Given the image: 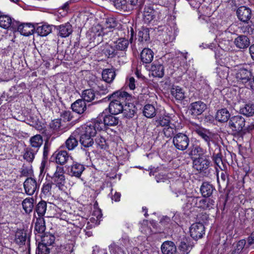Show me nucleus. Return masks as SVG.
<instances>
[{
  "label": "nucleus",
  "instance_id": "obj_47",
  "mask_svg": "<svg viewBox=\"0 0 254 254\" xmlns=\"http://www.w3.org/2000/svg\"><path fill=\"white\" fill-rule=\"evenodd\" d=\"M40 237L41 238V243L48 246L52 245L55 240V236L50 233L45 234L44 235H42Z\"/></svg>",
  "mask_w": 254,
  "mask_h": 254
},
{
  "label": "nucleus",
  "instance_id": "obj_30",
  "mask_svg": "<svg viewBox=\"0 0 254 254\" xmlns=\"http://www.w3.org/2000/svg\"><path fill=\"white\" fill-rule=\"evenodd\" d=\"M34 30H35V32L38 35L44 37L51 33L52 27L50 25L44 24L38 26Z\"/></svg>",
  "mask_w": 254,
  "mask_h": 254
},
{
  "label": "nucleus",
  "instance_id": "obj_58",
  "mask_svg": "<svg viewBox=\"0 0 254 254\" xmlns=\"http://www.w3.org/2000/svg\"><path fill=\"white\" fill-rule=\"evenodd\" d=\"M50 126L51 128L54 131H60L62 127L61 119H55L53 120L50 123Z\"/></svg>",
  "mask_w": 254,
  "mask_h": 254
},
{
  "label": "nucleus",
  "instance_id": "obj_12",
  "mask_svg": "<svg viewBox=\"0 0 254 254\" xmlns=\"http://www.w3.org/2000/svg\"><path fill=\"white\" fill-rule=\"evenodd\" d=\"M209 165L210 161L205 156L198 157L193 162V168L199 172L206 170Z\"/></svg>",
  "mask_w": 254,
  "mask_h": 254
},
{
  "label": "nucleus",
  "instance_id": "obj_52",
  "mask_svg": "<svg viewBox=\"0 0 254 254\" xmlns=\"http://www.w3.org/2000/svg\"><path fill=\"white\" fill-rule=\"evenodd\" d=\"M114 3L117 9L124 11H128L126 0H115Z\"/></svg>",
  "mask_w": 254,
  "mask_h": 254
},
{
  "label": "nucleus",
  "instance_id": "obj_56",
  "mask_svg": "<svg viewBox=\"0 0 254 254\" xmlns=\"http://www.w3.org/2000/svg\"><path fill=\"white\" fill-rule=\"evenodd\" d=\"M175 130V128L174 126L173 125L171 126L170 124L164 127L163 129L164 134L168 138L171 137L174 134Z\"/></svg>",
  "mask_w": 254,
  "mask_h": 254
},
{
  "label": "nucleus",
  "instance_id": "obj_39",
  "mask_svg": "<svg viewBox=\"0 0 254 254\" xmlns=\"http://www.w3.org/2000/svg\"><path fill=\"white\" fill-rule=\"evenodd\" d=\"M46 229L45 220L43 217H39L36 219L35 224V230L39 234L42 235Z\"/></svg>",
  "mask_w": 254,
  "mask_h": 254
},
{
  "label": "nucleus",
  "instance_id": "obj_18",
  "mask_svg": "<svg viewBox=\"0 0 254 254\" xmlns=\"http://www.w3.org/2000/svg\"><path fill=\"white\" fill-rule=\"evenodd\" d=\"M166 29L162 35V39L164 42L167 44L175 40L177 31L175 27H168Z\"/></svg>",
  "mask_w": 254,
  "mask_h": 254
},
{
  "label": "nucleus",
  "instance_id": "obj_54",
  "mask_svg": "<svg viewBox=\"0 0 254 254\" xmlns=\"http://www.w3.org/2000/svg\"><path fill=\"white\" fill-rule=\"evenodd\" d=\"M198 200H199V197H189L187 199V202L186 203L187 207L188 208L191 207L198 206Z\"/></svg>",
  "mask_w": 254,
  "mask_h": 254
},
{
  "label": "nucleus",
  "instance_id": "obj_64",
  "mask_svg": "<svg viewBox=\"0 0 254 254\" xmlns=\"http://www.w3.org/2000/svg\"><path fill=\"white\" fill-rule=\"evenodd\" d=\"M181 58L182 62L187 64L193 62V59L188 53H181Z\"/></svg>",
  "mask_w": 254,
  "mask_h": 254
},
{
  "label": "nucleus",
  "instance_id": "obj_23",
  "mask_svg": "<svg viewBox=\"0 0 254 254\" xmlns=\"http://www.w3.org/2000/svg\"><path fill=\"white\" fill-rule=\"evenodd\" d=\"M98 118H101L103 123L104 124V128L106 126H114L118 125L119 123V119L111 115L105 116L103 113Z\"/></svg>",
  "mask_w": 254,
  "mask_h": 254
},
{
  "label": "nucleus",
  "instance_id": "obj_48",
  "mask_svg": "<svg viewBox=\"0 0 254 254\" xmlns=\"http://www.w3.org/2000/svg\"><path fill=\"white\" fill-rule=\"evenodd\" d=\"M30 144L32 147L39 148L43 143V138L41 135L37 134L31 137Z\"/></svg>",
  "mask_w": 254,
  "mask_h": 254
},
{
  "label": "nucleus",
  "instance_id": "obj_16",
  "mask_svg": "<svg viewBox=\"0 0 254 254\" xmlns=\"http://www.w3.org/2000/svg\"><path fill=\"white\" fill-rule=\"evenodd\" d=\"M84 170V166L78 162H73L68 168V173L71 176L79 178Z\"/></svg>",
  "mask_w": 254,
  "mask_h": 254
},
{
  "label": "nucleus",
  "instance_id": "obj_3",
  "mask_svg": "<svg viewBox=\"0 0 254 254\" xmlns=\"http://www.w3.org/2000/svg\"><path fill=\"white\" fill-rule=\"evenodd\" d=\"M104 128V124L101 118L96 119L87 123L83 127H81L77 129H81L80 131L84 132L88 135L93 137L95 136L98 131H100Z\"/></svg>",
  "mask_w": 254,
  "mask_h": 254
},
{
  "label": "nucleus",
  "instance_id": "obj_27",
  "mask_svg": "<svg viewBox=\"0 0 254 254\" xmlns=\"http://www.w3.org/2000/svg\"><path fill=\"white\" fill-rule=\"evenodd\" d=\"M153 56V52L149 48H144L140 53L141 60L143 64H150Z\"/></svg>",
  "mask_w": 254,
  "mask_h": 254
},
{
  "label": "nucleus",
  "instance_id": "obj_4",
  "mask_svg": "<svg viewBox=\"0 0 254 254\" xmlns=\"http://www.w3.org/2000/svg\"><path fill=\"white\" fill-rule=\"evenodd\" d=\"M51 178L56 187L62 190L66 182L63 167L57 166L56 171Z\"/></svg>",
  "mask_w": 254,
  "mask_h": 254
},
{
  "label": "nucleus",
  "instance_id": "obj_28",
  "mask_svg": "<svg viewBox=\"0 0 254 254\" xmlns=\"http://www.w3.org/2000/svg\"><path fill=\"white\" fill-rule=\"evenodd\" d=\"M71 108L73 111L81 114L86 110L85 102L82 99L77 100L71 105Z\"/></svg>",
  "mask_w": 254,
  "mask_h": 254
},
{
  "label": "nucleus",
  "instance_id": "obj_10",
  "mask_svg": "<svg viewBox=\"0 0 254 254\" xmlns=\"http://www.w3.org/2000/svg\"><path fill=\"white\" fill-rule=\"evenodd\" d=\"M57 36L62 38L68 37L73 32L71 24L67 22L60 25L56 26Z\"/></svg>",
  "mask_w": 254,
  "mask_h": 254
},
{
  "label": "nucleus",
  "instance_id": "obj_57",
  "mask_svg": "<svg viewBox=\"0 0 254 254\" xmlns=\"http://www.w3.org/2000/svg\"><path fill=\"white\" fill-rule=\"evenodd\" d=\"M50 253V249L48 246L41 243L38 245L36 251L37 254H49Z\"/></svg>",
  "mask_w": 254,
  "mask_h": 254
},
{
  "label": "nucleus",
  "instance_id": "obj_13",
  "mask_svg": "<svg viewBox=\"0 0 254 254\" xmlns=\"http://www.w3.org/2000/svg\"><path fill=\"white\" fill-rule=\"evenodd\" d=\"M206 108L207 105L206 104L201 101L192 102L189 106V109L191 115L194 116L200 115Z\"/></svg>",
  "mask_w": 254,
  "mask_h": 254
},
{
  "label": "nucleus",
  "instance_id": "obj_33",
  "mask_svg": "<svg viewBox=\"0 0 254 254\" xmlns=\"http://www.w3.org/2000/svg\"><path fill=\"white\" fill-rule=\"evenodd\" d=\"M215 188L211 184L204 182L201 186L200 192L203 196L208 197L212 194Z\"/></svg>",
  "mask_w": 254,
  "mask_h": 254
},
{
  "label": "nucleus",
  "instance_id": "obj_63",
  "mask_svg": "<svg viewBox=\"0 0 254 254\" xmlns=\"http://www.w3.org/2000/svg\"><path fill=\"white\" fill-rule=\"evenodd\" d=\"M202 149L198 145H193L190 153V155H200L203 153Z\"/></svg>",
  "mask_w": 254,
  "mask_h": 254
},
{
  "label": "nucleus",
  "instance_id": "obj_17",
  "mask_svg": "<svg viewBox=\"0 0 254 254\" xmlns=\"http://www.w3.org/2000/svg\"><path fill=\"white\" fill-rule=\"evenodd\" d=\"M252 76L251 72L245 68H241L236 74L238 80L242 82L246 86L250 81Z\"/></svg>",
  "mask_w": 254,
  "mask_h": 254
},
{
  "label": "nucleus",
  "instance_id": "obj_38",
  "mask_svg": "<svg viewBox=\"0 0 254 254\" xmlns=\"http://www.w3.org/2000/svg\"><path fill=\"white\" fill-rule=\"evenodd\" d=\"M113 43L117 51H125L127 49L128 46V41L125 38L119 39Z\"/></svg>",
  "mask_w": 254,
  "mask_h": 254
},
{
  "label": "nucleus",
  "instance_id": "obj_43",
  "mask_svg": "<svg viewBox=\"0 0 254 254\" xmlns=\"http://www.w3.org/2000/svg\"><path fill=\"white\" fill-rule=\"evenodd\" d=\"M81 97L85 102H90L95 99V93L92 89H86L82 92Z\"/></svg>",
  "mask_w": 254,
  "mask_h": 254
},
{
  "label": "nucleus",
  "instance_id": "obj_40",
  "mask_svg": "<svg viewBox=\"0 0 254 254\" xmlns=\"http://www.w3.org/2000/svg\"><path fill=\"white\" fill-rule=\"evenodd\" d=\"M34 199L32 198H26L22 202V205L25 212L29 214L32 211L33 208Z\"/></svg>",
  "mask_w": 254,
  "mask_h": 254
},
{
  "label": "nucleus",
  "instance_id": "obj_19",
  "mask_svg": "<svg viewBox=\"0 0 254 254\" xmlns=\"http://www.w3.org/2000/svg\"><path fill=\"white\" fill-rule=\"evenodd\" d=\"M76 130H79L80 133H79V139L82 147L85 148L91 147L94 144V141L92 139L93 136L88 135L84 132H82L80 131L81 129H76Z\"/></svg>",
  "mask_w": 254,
  "mask_h": 254
},
{
  "label": "nucleus",
  "instance_id": "obj_42",
  "mask_svg": "<svg viewBox=\"0 0 254 254\" xmlns=\"http://www.w3.org/2000/svg\"><path fill=\"white\" fill-rule=\"evenodd\" d=\"M47 210V203L46 201L41 200L36 205L35 211L39 217H43Z\"/></svg>",
  "mask_w": 254,
  "mask_h": 254
},
{
  "label": "nucleus",
  "instance_id": "obj_5",
  "mask_svg": "<svg viewBox=\"0 0 254 254\" xmlns=\"http://www.w3.org/2000/svg\"><path fill=\"white\" fill-rule=\"evenodd\" d=\"M190 140L188 136L183 133L176 134L173 137V143L175 147L180 150H186L189 144Z\"/></svg>",
  "mask_w": 254,
  "mask_h": 254
},
{
  "label": "nucleus",
  "instance_id": "obj_26",
  "mask_svg": "<svg viewBox=\"0 0 254 254\" xmlns=\"http://www.w3.org/2000/svg\"><path fill=\"white\" fill-rule=\"evenodd\" d=\"M135 112L136 108L134 104L126 102L124 105V109L122 113L125 117L131 118L134 115Z\"/></svg>",
  "mask_w": 254,
  "mask_h": 254
},
{
  "label": "nucleus",
  "instance_id": "obj_11",
  "mask_svg": "<svg viewBox=\"0 0 254 254\" xmlns=\"http://www.w3.org/2000/svg\"><path fill=\"white\" fill-rule=\"evenodd\" d=\"M79 130L75 129L66 140L65 148L69 151L74 150L78 144Z\"/></svg>",
  "mask_w": 254,
  "mask_h": 254
},
{
  "label": "nucleus",
  "instance_id": "obj_46",
  "mask_svg": "<svg viewBox=\"0 0 254 254\" xmlns=\"http://www.w3.org/2000/svg\"><path fill=\"white\" fill-rule=\"evenodd\" d=\"M170 124V117L169 116H162L159 117L156 120L155 125L157 127L161 126L165 127Z\"/></svg>",
  "mask_w": 254,
  "mask_h": 254
},
{
  "label": "nucleus",
  "instance_id": "obj_29",
  "mask_svg": "<svg viewBox=\"0 0 254 254\" xmlns=\"http://www.w3.org/2000/svg\"><path fill=\"white\" fill-rule=\"evenodd\" d=\"M214 200L211 198H201L199 197L197 208L209 209L214 206Z\"/></svg>",
  "mask_w": 254,
  "mask_h": 254
},
{
  "label": "nucleus",
  "instance_id": "obj_61",
  "mask_svg": "<svg viewBox=\"0 0 254 254\" xmlns=\"http://www.w3.org/2000/svg\"><path fill=\"white\" fill-rule=\"evenodd\" d=\"M53 183L51 182H47L43 184L42 188V192L45 195H49L52 190Z\"/></svg>",
  "mask_w": 254,
  "mask_h": 254
},
{
  "label": "nucleus",
  "instance_id": "obj_44",
  "mask_svg": "<svg viewBox=\"0 0 254 254\" xmlns=\"http://www.w3.org/2000/svg\"><path fill=\"white\" fill-rule=\"evenodd\" d=\"M191 249V246L187 239L182 241L179 246V250L181 254H188Z\"/></svg>",
  "mask_w": 254,
  "mask_h": 254
},
{
  "label": "nucleus",
  "instance_id": "obj_22",
  "mask_svg": "<svg viewBox=\"0 0 254 254\" xmlns=\"http://www.w3.org/2000/svg\"><path fill=\"white\" fill-rule=\"evenodd\" d=\"M161 249L163 254H176L177 252L175 244L170 241L164 242L161 245Z\"/></svg>",
  "mask_w": 254,
  "mask_h": 254
},
{
  "label": "nucleus",
  "instance_id": "obj_50",
  "mask_svg": "<svg viewBox=\"0 0 254 254\" xmlns=\"http://www.w3.org/2000/svg\"><path fill=\"white\" fill-rule=\"evenodd\" d=\"M12 23L11 18L7 15H0V27L4 29L8 28Z\"/></svg>",
  "mask_w": 254,
  "mask_h": 254
},
{
  "label": "nucleus",
  "instance_id": "obj_49",
  "mask_svg": "<svg viewBox=\"0 0 254 254\" xmlns=\"http://www.w3.org/2000/svg\"><path fill=\"white\" fill-rule=\"evenodd\" d=\"M37 151H34L31 148H26L24 150L23 158L27 161L31 162L33 161Z\"/></svg>",
  "mask_w": 254,
  "mask_h": 254
},
{
  "label": "nucleus",
  "instance_id": "obj_21",
  "mask_svg": "<svg viewBox=\"0 0 254 254\" xmlns=\"http://www.w3.org/2000/svg\"><path fill=\"white\" fill-rule=\"evenodd\" d=\"M145 67L154 77H162L164 75V68L162 64H146Z\"/></svg>",
  "mask_w": 254,
  "mask_h": 254
},
{
  "label": "nucleus",
  "instance_id": "obj_51",
  "mask_svg": "<svg viewBox=\"0 0 254 254\" xmlns=\"http://www.w3.org/2000/svg\"><path fill=\"white\" fill-rule=\"evenodd\" d=\"M117 25V21L114 17H108L106 19L103 30L109 29L110 31L112 29L114 28Z\"/></svg>",
  "mask_w": 254,
  "mask_h": 254
},
{
  "label": "nucleus",
  "instance_id": "obj_24",
  "mask_svg": "<svg viewBox=\"0 0 254 254\" xmlns=\"http://www.w3.org/2000/svg\"><path fill=\"white\" fill-rule=\"evenodd\" d=\"M34 26L30 23L20 24L18 25L17 31L23 36H28L33 33Z\"/></svg>",
  "mask_w": 254,
  "mask_h": 254
},
{
  "label": "nucleus",
  "instance_id": "obj_62",
  "mask_svg": "<svg viewBox=\"0 0 254 254\" xmlns=\"http://www.w3.org/2000/svg\"><path fill=\"white\" fill-rule=\"evenodd\" d=\"M138 0H126L128 11L132 10L137 7Z\"/></svg>",
  "mask_w": 254,
  "mask_h": 254
},
{
  "label": "nucleus",
  "instance_id": "obj_8",
  "mask_svg": "<svg viewBox=\"0 0 254 254\" xmlns=\"http://www.w3.org/2000/svg\"><path fill=\"white\" fill-rule=\"evenodd\" d=\"M190 236L194 240L201 238L205 234V227L201 223L192 224L190 228Z\"/></svg>",
  "mask_w": 254,
  "mask_h": 254
},
{
  "label": "nucleus",
  "instance_id": "obj_53",
  "mask_svg": "<svg viewBox=\"0 0 254 254\" xmlns=\"http://www.w3.org/2000/svg\"><path fill=\"white\" fill-rule=\"evenodd\" d=\"M246 242L244 239L241 240L237 243L235 250L232 252V254H239L244 248Z\"/></svg>",
  "mask_w": 254,
  "mask_h": 254
},
{
  "label": "nucleus",
  "instance_id": "obj_1",
  "mask_svg": "<svg viewBox=\"0 0 254 254\" xmlns=\"http://www.w3.org/2000/svg\"><path fill=\"white\" fill-rule=\"evenodd\" d=\"M111 101L109 105V110L112 115H117L122 113L124 105L126 102L131 100V96L127 92L118 90L108 96Z\"/></svg>",
  "mask_w": 254,
  "mask_h": 254
},
{
  "label": "nucleus",
  "instance_id": "obj_59",
  "mask_svg": "<svg viewBox=\"0 0 254 254\" xmlns=\"http://www.w3.org/2000/svg\"><path fill=\"white\" fill-rule=\"evenodd\" d=\"M95 145L98 148L105 149L106 146V142L105 138L101 136L97 137L95 139Z\"/></svg>",
  "mask_w": 254,
  "mask_h": 254
},
{
  "label": "nucleus",
  "instance_id": "obj_14",
  "mask_svg": "<svg viewBox=\"0 0 254 254\" xmlns=\"http://www.w3.org/2000/svg\"><path fill=\"white\" fill-rule=\"evenodd\" d=\"M101 51L102 54L108 58H114L118 53V51L115 48L113 41L106 43L103 45Z\"/></svg>",
  "mask_w": 254,
  "mask_h": 254
},
{
  "label": "nucleus",
  "instance_id": "obj_55",
  "mask_svg": "<svg viewBox=\"0 0 254 254\" xmlns=\"http://www.w3.org/2000/svg\"><path fill=\"white\" fill-rule=\"evenodd\" d=\"M109 250L111 254H124L123 249L116 244H111Z\"/></svg>",
  "mask_w": 254,
  "mask_h": 254
},
{
  "label": "nucleus",
  "instance_id": "obj_36",
  "mask_svg": "<svg viewBox=\"0 0 254 254\" xmlns=\"http://www.w3.org/2000/svg\"><path fill=\"white\" fill-rule=\"evenodd\" d=\"M230 117L229 111L226 109H222L218 111L216 119L220 122H226Z\"/></svg>",
  "mask_w": 254,
  "mask_h": 254
},
{
  "label": "nucleus",
  "instance_id": "obj_31",
  "mask_svg": "<svg viewBox=\"0 0 254 254\" xmlns=\"http://www.w3.org/2000/svg\"><path fill=\"white\" fill-rule=\"evenodd\" d=\"M102 75L104 81L107 83H111L116 76L115 69L113 68L105 69L102 71Z\"/></svg>",
  "mask_w": 254,
  "mask_h": 254
},
{
  "label": "nucleus",
  "instance_id": "obj_9",
  "mask_svg": "<svg viewBox=\"0 0 254 254\" xmlns=\"http://www.w3.org/2000/svg\"><path fill=\"white\" fill-rule=\"evenodd\" d=\"M229 125L233 131L239 132L245 125V120L241 116H234L230 119Z\"/></svg>",
  "mask_w": 254,
  "mask_h": 254
},
{
  "label": "nucleus",
  "instance_id": "obj_34",
  "mask_svg": "<svg viewBox=\"0 0 254 254\" xmlns=\"http://www.w3.org/2000/svg\"><path fill=\"white\" fill-rule=\"evenodd\" d=\"M155 11L150 7H145L143 11V20L145 23H150L155 16Z\"/></svg>",
  "mask_w": 254,
  "mask_h": 254
},
{
  "label": "nucleus",
  "instance_id": "obj_7",
  "mask_svg": "<svg viewBox=\"0 0 254 254\" xmlns=\"http://www.w3.org/2000/svg\"><path fill=\"white\" fill-rule=\"evenodd\" d=\"M0 76L1 80L8 81L14 77L15 72L12 64H0Z\"/></svg>",
  "mask_w": 254,
  "mask_h": 254
},
{
  "label": "nucleus",
  "instance_id": "obj_15",
  "mask_svg": "<svg viewBox=\"0 0 254 254\" xmlns=\"http://www.w3.org/2000/svg\"><path fill=\"white\" fill-rule=\"evenodd\" d=\"M70 158V157L68 153L65 150L56 151L52 157V158H53L57 164L61 165L65 164Z\"/></svg>",
  "mask_w": 254,
  "mask_h": 254
},
{
  "label": "nucleus",
  "instance_id": "obj_45",
  "mask_svg": "<svg viewBox=\"0 0 254 254\" xmlns=\"http://www.w3.org/2000/svg\"><path fill=\"white\" fill-rule=\"evenodd\" d=\"M143 113L148 118H152L156 115V110L152 105L147 104L144 107Z\"/></svg>",
  "mask_w": 254,
  "mask_h": 254
},
{
  "label": "nucleus",
  "instance_id": "obj_41",
  "mask_svg": "<svg viewBox=\"0 0 254 254\" xmlns=\"http://www.w3.org/2000/svg\"><path fill=\"white\" fill-rule=\"evenodd\" d=\"M172 95L177 100L182 101L185 98V92L183 89L179 86L173 87L171 90Z\"/></svg>",
  "mask_w": 254,
  "mask_h": 254
},
{
  "label": "nucleus",
  "instance_id": "obj_37",
  "mask_svg": "<svg viewBox=\"0 0 254 254\" xmlns=\"http://www.w3.org/2000/svg\"><path fill=\"white\" fill-rule=\"evenodd\" d=\"M26 240V234L23 230H17L15 234V242L19 245L25 244Z\"/></svg>",
  "mask_w": 254,
  "mask_h": 254
},
{
  "label": "nucleus",
  "instance_id": "obj_25",
  "mask_svg": "<svg viewBox=\"0 0 254 254\" xmlns=\"http://www.w3.org/2000/svg\"><path fill=\"white\" fill-rule=\"evenodd\" d=\"M26 85L22 82L19 84L12 86L9 90V95L14 98L23 93L26 90Z\"/></svg>",
  "mask_w": 254,
  "mask_h": 254
},
{
  "label": "nucleus",
  "instance_id": "obj_35",
  "mask_svg": "<svg viewBox=\"0 0 254 254\" xmlns=\"http://www.w3.org/2000/svg\"><path fill=\"white\" fill-rule=\"evenodd\" d=\"M240 112L247 117L253 116L254 115V104L249 103L245 104L240 108Z\"/></svg>",
  "mask_w": 254,
  "mask_h": 254
},
{
  "label": "nucleus",
  "instance_id": "obj_60",
  "mask_svg": "<svg viewBox=\"0 0 254 254\" xmlns=\"http://www.w3.org/2000/svg\"><path fill=\"white\" fill-rule=\"evenodd\" d=\"M138 40L140 42L146 41L149 38V33L147 30L139 31L138 33Z\"/></svg>",
  "mask_w": 254,
  "mask_h": 254
},
{
  "label": "nucleus",
  "instance_id": "obj_32",
  "mask_svg": "<svg viewBox=\"0 0 254 254\" xmlns=\"http://www.w3.org/2000/svg\"><path fill=\"white\" fill-rule=\"evenodd\" d=\"M234 43L237 47L240 49H244L249 46L250 41L247 36L241 35L235 39Z\"/></svg>",
  "mask_w": 254,
  "mask_h": 254
},
{
  "label": "nucleus",
  "instance_id": "obj_2",
  "mask_svg": "<svg viewBox=\"0 0 254 254\" xmlns=\"http://www.w3.org/2000/svg\"><path fill=\"white\" fill-rule=\"evenodd\" d=\"M190 128L193 132L196 133L206 142L209 148L210 147L211 142L213 143L215 142L214 137L215 135L214 133L210 131L209 130L203 128L194 123H191L190 124Z\"/></svg>",
  "mask_w": 254,
  "mask_h": 254
},
{
  "label": "nucleus",
  "instance_id": "obj_6",
  "mask_svg": "<svg viewBox=\"0 0 254 254\" xmlns=\"http://www.w3.org/2000/svg\"><path fill=\"white\" fill-rule=\"evenodd\" d=\"M23 187L25 192L27 194L32 195L35 192H38L40 188V184L34 178L28 177L24 182Z\"/></svg>",
  "mask_w": 254,
  "mask_h": 254
},
{
  "label": "nucleus",
  "instance_id": "obj_20",
  "mask_svg": "<svg viewBox=\"0 0 254 254\" xmlns=\"http://www.w3.org/2000/svg\"><path fill=\"white\" fill-rule=\"evenodd\" d=\"M237 14L238 18L243 22H247L251 17V10L246 6L240 7L237 11Z\"/></svg>",
  "mask_w": 254,
  "mask_h": 254
}]
</instances>
